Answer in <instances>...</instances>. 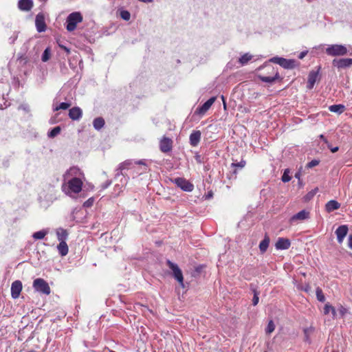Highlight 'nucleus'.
Returning <instances> with one entry per match:
<instances>
[{"label":"nucleus","mask_w":352,"mask_h":352,"mask_svg":"<svg viewBox=\"0 0 352 352\" xmlns=\"http://www.w3.org/2000/svg\"><path fill=\"white\" fill-rule=\"evenodd\" d=\"M69 116L74 120H79L82 116V110L79 107H74L69 110Z\"/></svg>","instance_id":"aec40b11"},{"label":"nucleus","mask_w":352,"mask_h":352,"mask_svg":"<svg viewBox=\"0 0 352 352\" xmlns=\"http://www.w3.org/2000/svg\"><path fill=\"white\" fill-rule=\"evenodd\" d=\"M221 98H222L223 101H224V96H221ZM223 104H224V107H226L225 102H223Z\"/></svg>","instance_id":"4d7b16f0"},{"label":"nucleus","mask_w":352,"mask_h":352,"mask_svg":"<svg viewBox=\"0 0 352 352\" xmlns=\"http://www.w3.org/2000/svg\"><path fill=\"white\" fill-rule=\"evenodd\" d=\"M92 202L93 200L89 199L86 202H85L84 206L88 207L91 205Z\"/></svg>","instance_id":"49530a36"},{"label":"nucleus","mask_w":352,"mask_h":352,"mask_svg":"<svg viewBox=\"0 0 352 352\" xmlns=\"http://www.w3.org/2000/svg\"><path fill=\"white\" fill-rule=\"evenodd\" d=\"M331 151L332 153H336V151H338V147L336 146V147H333V148H330Z\"/></svg>","instance_id":"3c124183"},{"label":"nucleus","mask_w":352,"mask_h":352,"mask_svg":"<svg viewBox=\"0 0 352 352\" xmlns=\"http://www.w3.org/2000/svg\"><path fill=\"white\" fill-rule=\"evenodd\" d=\"M216 100V97H212L208 99L204 104L197 109L199 114L204 115L213 104Z\"/></svg>","instance_id":"4468645a"},{"label":"nucleus","mask_w":352,"mask_h":352,"mask_svg":"<svg viewBox=\"0 0 352 352\" xmlns=\"http://www.w3.org/2000/svg\"><path fill=\"white\" fill-rule=\"evenodd\" d=\"M289 169H285L281 178L283 182H288L291 180V177L289 175Z\"/></svg>","instance_id":"4c0bfd02"},{"label":"nucleus","mask_w":352,"mask_h":352,"mask_svg":"<svg viewBox=\"0 0 352 352\" xmlns=\"http://www.w3.org/2000/svg\"><path fill=\"white\" fill-rule=\"evenodd\" d=\"M135 164H142L144 166V167L142 168V170L141 171V173L142 172H145L146 170V164H144V162H143V161L140 160V161H138L137 162H135Z\"/></svg>","instance_id":"37998d69"},{"label":"nucleus","mask_w":352,"mask_h":352,"mask_svg":"<svg viewBox=\"0 0 352 352\" xmlns=\"http://www.w3.org/2000/svg\"><path fill=\"white\" fill-rule=\"evenodd\" d=\"M84 178L74 179L63 181L62 185L63 191L69 197L79 193L82 190Z\"/></svg>","instance_id":"f257e3e1"},{"label":"nucleus","mask_w":352,"mask_h":352,"mask_svg":"<svg viewBox=\"0 0 352 352\" xmlns=\"http://www.w3.org/2000/svg\"><path fill=\"white\" fill-rule=\"evenodd\" d=\"M318 164H319V161L318 160H311V162H309L307 164V168H312V167H314V166L318 165Z\"/></svg>","instance_id":"ea45409f"},{"label":"nucleus","mask_w":352,"mask_h":352,"mask_svg":"<svg viewBox=\"0 0 352 352\" xmlns=\"http://www.w3.org/2000/svg\"><path fill=\"white\" fill-rule=\"evenodd\" d=\"M232 165L233 166H236V167H239V168H243L245 166V162L243 161V160H241L240 162L239 163H232Z\"/></svg>","instance_id":"a19ab883"},{"label":"nucleus","mask_w":352,"mask_h":352,"mask_svg":"<svg viewBox=\"0 0 352 352\" xmlns=\"http://www.w3.org/2000/svg\"><path fill=\"white\" fill-rule=\"evenodd\" d=\"M333 352H338V351H333Z\"/></svg>","instance_id":"680f3d73"},{"label":"nucleus","mask_w":352,"mask_h":352,"mask_svg":"<svg viewBox=\"0 0 352 352\" xmlns=\"http://www.w3.org/2000/svg\"><path fill=\"white\" fill-rule=\"evenodd\" d=\"M201 132L194 131L190 135V143L192 146H197L201 140Z\"/></svg>","instance_id":"6ab92c4d"},{"label":"nucleus","mask_w":352,"mask_h":352,"mask_svg":"<svg viewBox=\"0 0 352 352\" xmlns=\"http://www.w3.org/2000/svg\"><path fill=\"white\" fill-rule=\"evenodd\" d=\"M56 233L57 239L59 241V242L65 241L68 235V233L66 230L63 228H58L56 230Z\"/></svg>","instance_id":"5701e85b"},{"label":"nucleus","mask_w":352,"mask_h":352,"mask_svg":"<svg viewBox=\"0 0 352 352\" xmlns=\"http://www.w3.org/2000/svg\"><path fill=\"white\" fill-rule=\"evenodd\" d=\"M259 78L263 82L271 83V82H273L276 78H278V74L276 73L274 77L260 76Z\"/></svg>","instance_id":"c756f323"},{"label":"nucleus","mask_w":352,"mask_h":352,"mask_svg":"<svg viewBox=\"0 0 352 352\" xmlns=\"http://www.w3.org/2000/svg\"><path fill=\"white\" fill-rule=\"evenodd\" d=\"M33 6L32 0H19L18 2V7L21 10L29 11Z\"/></svg>","instance_id":"f3484780"},{"label":"nucleus","mask_w":352,"mask_h":352,"mask_svg":"<svg viewBox=\"0 0 352 352\" xmlns=\"http://www.w3.org/2000/svg\"><path fill=\"white\" fill-rule=\"evenodd\" d=\"M332 63L338 69L346 68L352 65V58L334 59Z\"/></svg>","instance_id":"9b49d317"},{"label":"nucleus","mask_w":352,"mask_h":352,"mask_svg":"<svg viewBox=\"0 0 352 352\" xmlns=\"http://www.w3.org/2000/svg\"><path fill=\"white\" fill-rule=\"evenodd\" d=\"M35 25L36 30L38 32H43L46 30V24L45 21V16L43 13H38L36 16Z\"/></svg>","instance_id":"9d476101"},{"label":"nucleus","mask_w":352,"mask_h":352,"mask_svg":"<svg viewBox=\"0 0 352 352\" xmlns=\"http://www.w3.org/2000/svg\"><path fill=\"white\" fill-rule=\"evenodd\" d=\"M252 58V56L249 53H246L243 55H242L239 58V63L241 64V65H244L248 63L249 60H250Z\"/></svg>","instance_id":"cd10ccee"},{"label":"nucleus","mask_w":352,"mask_h":352,"mask_svg":"<svg viewBox=\"0 0 352 352\" xmlns=\"http://www.w3.org/2000/svg\"><path fill=\"white\" fill-rule=\"evenodd\" d=\"M340 313L343 316L346 313V309L341 307L339 309Z\"/></svg>","instance_id":"de8ad7c7"},{"label":"nucleus","mask_w":352,"mask_h":352,"mask_svg":"<svg viewBox=\"0 0 352 352\" xmlns=\"http://www.w3.org/2000/svg\"><path fill=\"white\" fill-rule=\"evenodd\" d=\"M169 268L173 271L174 278L179 282L181 286L184 287V277L182 270L178 265L170 261H167Z\"/></svg>","instance_id":"0eeeda50"},{"label":"nucleus","mask_w":352,"mask_h":352,"mask_svg":"<svg viewBox=\"0 0 352 352\" xmlns=\"http://www.w3.org/2000/svg\"><path fill=\"white\" fill-rule=\"evenodd\" d=\"M325 52L331 56H344L347 54L348 49L344 45L334 44L329 45L326 48Z\"/></svg>","instance_id":"20e7f679"},{"label":"nucleus","mask_w":352,"mask_h":352,"mask_svg":"<svg viewBox=\"0 0 352 352\" xmlns=\"http://www.w3.org/2000/svg\"><path fill=\"white\" fill-rule=\"evenodd\" d=\"M319 69L317 71H311L308 76L307 87L312 89L318 78Z\"/></svg>","instance_id":"2eb2a0df"},{"label":"nucleus","mask_w":352,"mask_h":352,"mask_svg":"<svg viewBox=\"0 0 352 352\" xmlns=\"http://www.w3.org/2000/svg\"><path fill=\"white\" fill-rule=\"evenodd\" d=\"M270 62L278 64L287 69H294L298 65V63L294 59H286L278 56L270 58Z\"/></svg>","instance_id":"7ed1b4c3"},{"label":"nucleus","mask_w":352,"mask_h":352,"mask_svg":"<svg viewBox=\"0 0 352 352\" xmlns=\"http://www.w3.org/2000/svg\"><path fill=\"white\" fill-rule=\"evenodd\" d=\"M82 21V16L79 12H74L68 15L66 19V29L69 32L74 31L77 24Z\"/></svg>","instance_id":"f03ea898"},{"label":"nucleus","mask_w":352,"mask_h":352,"mask_svg":"<svg viewBox=\"0 0 352 352\" xmlns=\"http://www.w3.org/2000/svg\"><path fill=\"white\" fill-rule=\"evenodd\" d=\"M309 217V212L308 211H306L305 210H302L294 215L291 218V221H302L308 219Z\"/></svg>","instance_id":"a211bd4d"},{"label":"nucleus","mask_w":352,"mask_h":352,"mask_svg":"<svg viewBox=\"0 0 352 352\" xmlns=\"http://www.w3.org/2000/svg\"><path fill=\"white\" fill-rule=\"evenodd\" d=\"M330 111L341 114L344 112L345 107L343 104H333L329 107Z\"/></svg>","instance_id":"b1692460"},{"label":"nucleus","mask_w":352,"mask_h":352,"mask_svg":"<svg viewBox=\"0 0 352 352\" xmlns=\"http://www.w3.org/2000/svg\"><path fill=\"white\" fill-rule=\"evenodd\" d=\"M50 49L49 47H47L42 55L41 60L43 62H47L50 58Z\"/></svg>","instance_id":"2f4dec72"},{"label":"nucleus","mask_w":352,"mask_h":352,"mask_svg":"<svg viewBox=\"0 0 352 352\" xmlns=\"http://www.w3.org/2000/svg\"><path fill=\"white\" fill-rule=\"evenodd\" d=\"M172 144H173V141L171 140V139L166 138V137H164L160 140V150L164 153L168 152L172 148Z\"/></svg>","instance_id":"ddd939ff"},{"label":"nucleus","mask_w":352,"mask_h":352,"mask_svg":"<svg viewBox=\"0 0 352 352\" xmlns=\"http://www.w3.org/2000/svg\"><path fill=\"white\" fill-rule=\"evenodd\" d=\"M310 289V287L309 285H307L305 287H304L303 288H302V290H304L307 292H308Z\"/></svg>","instance_id":"8fccbe9b"},{"label":"nucleus","mask_w":352,"mask_h":352,"mask_svg":"<svg viewBox=\"0 0 352 352\" xmlns=\"http://www.w3.org/2000/svg\"><path fill=\"white\" fill-rule=\"evenodd\" d=\"M348 232V227L346 225L339 226L336 230L337 240L339 243H342Z\"/></svg>","instance_id":"f8f14e48"},{"label":"nucleus","mask_w":352,"mask_h":352,"mask_svg":"<svg viewBox=\"0 0 352 352\" xmlns=\"http://www.w3.org/2000/svg\"><path fill=\"white\" fill-rule=\"evenodd\" d=\"M93 124L96 129L99 130L103 127L104 121L102 118H97L94 120Z\"/></svg>","instance_id":"bb28decb"},{"label":"nucleus","mask_w":352,"mask_h":352,"mask_svg":"<svg viewBox=\"0 0 352 352\" xmlns=\"http://www.w3.org/2000/svg\"><path fill=\"white\" fill-rule=\"evenodd\" d=\"M120 16L122 19L125 21H129L131 18V14L127 10H122L120 12Z\"/></svg>","instance_id":"e433bc0d"},{"label":"nucleus","mask_w":352,"mask_h":352,"mask_svg":"<svg viewBox=\"0 0 352 352\" xmlns=\"http://www.w3.org/2000/svg\"><path fill=\"white\" fill-rule=\"evenodd\" d=\"M175 184L186 192H191L193 190V185L184 178L178 177L175 179Z\"/></svg>","instance_id":"6e6552de"},{"label":"nucleus","mask_w":352,"mask_h":352,"mask_svg":"<svg viewBox=\"0 0 352 352\" xmlns=\"http://www.w3.org/2000/svg\"><path fill=\"white\" fill-rule=\"evenodd\" d=\"M269 243H270V239L267 236L265 237V239L260 243L259 249L262 253L265 252L267 250V249L269 246Z\"/></svg>","instance_id":"a878e982"},{"label":"nucleus","mask_w":352,"mask_h":352,"mask_svg":"<svg viewBox=\"0 0 352 352\" xmlns=\"http://www.w3.org/2000/svg\"><path fill=\"white\" fill-rule=\"evenodd\" d=\"M314 331V329L312 327L304 329V333L307 341H309V336L313 333Z\"/></svg>","instance_id":"c9c22d12"},{"label":"nucleus","mask_w":352,"mask_h":352,"mask_svg":"<svg viewBox=\"0 0 352 352\" xmlns=\"http://www.w3.org/2000/svg\"><path fill=\"white\" fill-rule=\"evenodd\" d=\"M50 124H54V123H56V120L54 119H50Z\"/></svg>","instance_id":"864d4df0"},{"label":"nucleus","mask_w":352,"mask_h":352,"mask_svg":"<svg viewBox=\"0 0 352 352\" xmlns=\"http://www.w3.org/2000/svg\"><path fill=\"white\" fill-rule=\"evenodd\" d=\"M316 294L317 299L320 302H324L325 300L324 296L322 291L320 288L318 287L316 289Z\"/></svg>","instance_id":"473e14b6"},{"label":"nucleus","mask_w":352,"mask_h":352,"mask_svg":"<svg viewBox=\"0 0 352 352\" xmlns=\"http://www.w3.org/2000/svg\"><path fill=\"white\" fill-rule=\"evenodd\" d=\"M303 287H302V286H298V288L299 289H301V290H302V288H303Z\"/></svg>","instance_id":"13d9d810"},{"label":"nucleus","mask_w":352,"mask_h":352,"mask_svg":"<svg viewBox=\"0 0 352 352\" xmlns=\"http://www.w3.org/2000/svg\"><path fill=\"white\" fill-rule=\"evenodd\" d=\"M132 165H133V162L131 161L127 160V161H125L123 163L120 164V169L121 170H124V169H128Z\"/></svg>","instance_id":"f704fd0d"},{"label":"nucleus","mask_w":352,"mask_h":352,"mask_svg":"<svg viewBox=\"0 0 352 352\" xmlns=\"http://www.w3.org/2000/svg\"><path fill=\"white\" fill-rule=\"evenodd\" d=\"M290 241L285 238H279L276 243L275 247L277 250H287L290 247Z\"/></svg>","instance_id":"dca6fc26"},{"label":"nucleus","mask_w":352,"mask_h":352,"mask_svg":"<svg viewBox=\"0 0 352 352\" xmlns=\"http://www.w3.org/2000/svg\"><path fill=\"white\" fill-rule=\"evenodd\" d=\"M329 313H331L333 317L336 315L335 308L329 304H326L324 307V314H329Z\"/></svg>","instance_id":"c85d7f7f"},{"label":"nucleus","mask_w":352,"mask_h":352,"mask_svg":"<svg viewBox=\"0 0 352 352\" xmlns=\"http://www.w3.org/2000/svg\"><path fill=\"white\" fill-rule=\"evenodd\" d=\"M33 287L37 292L49 295L51 292L48 283L43 278H38L33 281Z\"/></svg>","instance_id":"39448f33"},{"label":"nucleus","mask_w":352,"mask_h":352,"mask_svg":"<svg viewBox=\"0 0 352 352\" xmlns=\"http://www.w3.org/2000/svg\"><path fill=\"white\" fill-rule=\"evenodd\" d=\"M300 175H301L300 173V172H298V173H296L295 174V177H296V178H297V179H298L300 180Z\"/></svg>","instance_id":"603ef678"},{"label":"nucleus","mask_w":352,"mask_h":352,"mask_svg":"<svg viewBox=\"0 0 352 352\" xmlns=\"http://www.w3.org/2000/svg\"><path fill=\"white\" fill-rule=\"evenodd\" d=\"M64 49L67 52H69V50L67 47H64Z\"/></svg>","instance_id":"bf43d9fd"},{"label":"nucleus","mask_w":352,"mask_h":352,"mask_svg":"<svg viewBox=\"0 0 352 352\" xmlns=\"http://www.w3.org/2000/svg\"><path fill=\"white\" fill-rule=\"evenodd\" d=\"M348 246L349 248L352 249V234L349 236Z\"/></svg>","instance_id":"c03bdc74"},{"label":"nucleus","mask_w":352,"mask_h":352,"mask_svg":"<svg viewBox=\"0 0 352 352\" xmlns=\"http://www.w3.org/2000/svg\"><path fill=\"white\" fill-rule=\"evenodd\" d=\"M58 251L61 256H65L68 254L69 248L65 241H61L57 246Z\"/></svg>","instance_id":"4be33fe9"},{"label":"nucleus","mask_w":352,"mask_h":352,"mask_svg":"<svg viewBox=\"0 0 352 352\" xmlns=\"http://www.w3.org/2000/svg\"><path fill=\"white\" fill-rule=\"evenodd\" d=\"M274 329H275V324H274L272 320H270L268 322L267 327L266 328V332L267 333H271L274 331Z\"/></svg>","instance_id":"58836bf2"},{"label":"nucleus","mask_w":352,"mask_h":352,"mask_svg":"<svg viewBox=\"0 0 352 352\" xmlns=\"http://www.w3.org/2000/svg\"><path fill=\"white\" fill-rule=\"evenodd\" d=\"M252 302H253V305H256L258 302V294L257 293H254V298H253V300H252Z\"/></svg>","instance_id":"79ce46f5"},{"label":"nucleus","mask_w":352,"mask_h":352,"mask_svg":"<svg viewBox=\"0 0 352 352\" xmlns=\"http://www.w3.org/2000/svg\"><path fill=\"white\" fill-rule=\"evenodd\" d=\"M48 234V230H42L33 234L32 237L36 239H43Z\"/></svg>","instance_id":"393cba45"},{"label":"nucleus","mask_w":352,"mask_h":352,"mask_svg":"<svg viewBox=\"0 0 352 352\" xmlns=\"http://www.w3.org/2000/svg\"><path fill=\"white\" fill-rule=\"evenodd\" d=\"M23 288L22 283L21 280H14L11 285V296L14 299L19 297Z\"/></svg>","instance_id":"1a4fd4ad"},{"label":"nucleus","mask_w":352,"mask_h":352,"mask_svg":"<svg viewBox=\"0 0 352 352\" xmlns=\"http://www.w3.org/2000/svg\"><path fill=\"white\" fill-rule=\"evenodd\" d=\"M60 131H61V129L60 126H56L53 129H52L50 131L48 132V134H47L48 137L51 138H54L60 133Z\"/></svg>","instance_id":"7c9ffc66"},{"label":"nucleus","mask_w":352,"mask_h":352,"mask_svg":"<svg viewBox=\"0 0 352 352\" xmlns=\"http://www.w3.org/2000/svg\"><path fill=\"white\" fill-rule=\"evenodd\" d=\"M212 196V194L211 192L208 193L207 195V198H210Z\"/></svg>","instance_id":"5fc2aeb1"},{"label":"nucleus","mask_w":352,"mask_h":352,"mask_svg":"<svg viewBox=\"0 0 352 352\" xmlns=\"http://www.w3.org/2000/svg\"><path fill=\"white\" fill-rule=\"evenodd\" d=\"M340 207V204L336 200H331L325 205V209L328 212L338 210Z\"/></svg>","instance_id":"412c9836"},{"label":"nucleus","mask_w":352,"mask_h":352,"mask_svg":"<svg viewBox=\"0 0 352 352\" xmlns=\"http://www.w3.org/2000/svg\"><path fill=\"white\" fill-rule=\"evenodd\" d=\"M320 137V138H322V139H324V136H323L322 135H321Z\"/></svg>","instance_id":"052dcab7"},{"label":"nucleus","mask_w":352,"mask_h":352,"mask_svg":"<svg viewBox=\"0 0 352 352\" xmlns=\"http://www.w3.org/2000/svg\"><path fill=\"white\" fill-rule=\"evenodd\" d=\"M63 181L84 178V173L77 166L70 167L63 175Z\"/></svg>","instance_id":"423d86ee"},{"label":"nucleus","mask_w":352,"mask_h":352,"mask_svg":"<svg viewBox=\"0 0 352 352\" xmlns=\"http://www.w3.org/2000/svg\"><path fill=\"white\" fill-rule=\"evenodd\" d=\"M70 107L69 103L61 102L59 105L56 106L53 108L54 111H58L60 109H67Z\"/></svg>","instance_id":"72a5a7b5"},{"label":"nucleus","mask_w":352,"mask_h":352,"mask_svg":"<svg viewBox=\"0 0 352 352\" xmlns=\"http://www.w3.org/2000/svg\"><path fill=\"white\" fill-rule=\"evenodd\" d=\"M307 51H303L300 53L298 58L300 59H302L307 55Z\"/></svg>","instance_id":"a18cd8bd"},{"label":"nucleus","mask_w":352,"mask_h":352,"mask_svg":"<svg viewBox=\"0 0 352 352\" xmlns=\"http://www.w3.org/2000/svg\"><path fill=\"white\" fill-rule=\"evenodd\" d=\"M318 190V188H316L314 192H312L311 195L313 196Z\"/></svg>","instance_id":"6e6d98bb"},{"label":"nucleus","mask_w":352,"mask_h":352,"mask_svg":"<svg viewBox=\"0 0 352 352\" xmlns=\"http://www.w3.org/2000/svg\"><path fill=\"white\" fill-rule=\"evenodd\" d=\"M123 186H124V185H122L121 186H120V185H116V186H115V190H116V188H118V190H119V192H120V191H122V188H123ZM118 194H119V193H118Z\"/></svg>","instance_id":"09e8293b"}]
</instances>
